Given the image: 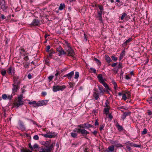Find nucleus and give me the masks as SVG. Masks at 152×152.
<instances>
[{"label": "nucleus", "instance_id": "f3484780", "mask_svg": "<svg viewBox=\"0 0 152 152\" xmlns=\"http://www.w3.org/2000/svg\"><path fill=\"white\" fill-rule=\"evenodd\" d=\"M115 126L119 132H121L124 130V129L123 126H122L120 125L117 122L115 124Z\"/></svg>", "mask_w": 152, "mask_h": 152}, {"label": "nucleus", "instance_id": "1a4fd4ad", "mask_svg": "<svg viewBox=\"0 0 152 152\" xmlns=\"http://www.w3.org/2000/svg\"><path fill=\"white\" fill-rule=\"evenodd\" d=\"M13 88H12V94L13 95L15 94V93L17 92L18 90L20 88V85L14 83L12 84Z\"/></svg>", "mask_w": 152, "mask_h": 152}, {"label": "nucleus", "instance_id": "20e7f679", "mask_svg": "<svg viewBox=\"0 0 152 152\" xmlns=\"http://www.w3.org/2000/svg\"><path fill=\"white\" fill-rule=\"evenodd\" d=\"M56 50L58 52V55L59 56H65L67 54L66 52L65 51L61 46L56 48Z\"/></svg>", "mask_w": 152, "mask_h": 152}, {"label": "nucleus", "instance_id": "f257e3e1", "mask_svg": "<svg viewBox=\"0 0 152 152\" xmlns=\"http://www.w3.org/2000/svg\"><path fill=\"white\" fill-rule=\"evenodd\" d=\"M42 145L45 146V148L42 147L39 148V152H51L54 147L53 144H50V142L47 141H42L41 142Z\"/></svg>", "mask_w": 152, "mask_h": 152}, {"label": "nucleus", "instance_id": "c03bdc74", "mask_svg": "<svg viewBox=\"0 0 152 152\" xmlns=\"http://www.w3.org/2000/svg\"><path fill=\"white\" fill-rule=\"evenodd\" d=\"M39 148V146L37 143H35L33 146V151L34 149L35 148Z\"/></svg>", "mask_w": 152, "mask_h": 152}, {"label": "nucleus", "instance_id": "ea45409f", "mask_svg": "<svg viewBox=\"0 0 152 152\" xmlns=\"http://www.w3.org/2000/svg\"><path fill=\"white\" fill-rule=\"evenodd\" d=\"M96 10H98V12H97V13H98V16H97V17H101V16H102V13L103 12H100V11H99L98 9V8H97Z\"/></svg>", "mask_w": 152, "mask_h": 152}, {"label": "nucleus", "instance_id": "4468645a", "mask_svg": "<svg viewBox=\"0 0 152 152\" xmlns=\"http://www.w3.org/2000/svg\"><path fill=\"white\" fill-rule=\"evenodd\" d=\"M19 126L20 128V129L21 130H24L25 129V127L24 126L23 122L20 120L18 121Z\"/></svg>", "mask_w": 152, "mask_h": 152}, {"label": "nucleus", "instance_id": "a19ab883", "mask_svg": "<svg viewBox=\"0 0 152 152\" xmlns=\"http://www.w3.org/2000/svg\"><path fill=\"white\" fill-rule=\"evenodd\" d=\"M79 77V72H75V76L74 77V78L75 79H77Z\"/></svg>", "mask_w": 152, "mask_h": 152}, {"label": "nucleus", "instance_id": "09e8293b", "mask_svg": "<svg viewBox=\"0 0 152 152\" xmlns=\"http://www.w3.org/2000/svg\"><path fill=\"white\" fill-rule=\"evenodd\" d=\"M147 133V130L146 128L143 129V130L141 134L142 135L145 134Z\"/></svg>", "mask_w": 152, "mask_h": 152}, {"label": "nucleus", "instance_id": "a211bd4d", "mask_svg": "<svg viewBox=\"0 0 152 152\" xmlns=\"http://www.w3.org/2000/svg\"><path fill=\"white\" fill-rule=\"evenodd\" d=\"M132 40V37H130L125 42H124L123 44H122L123 46H126L128 44H129Z\"/></svg>", "mask_w": 152, "mask_h": 152}, {"label": "nucleus", "instance_id": "58836bf2", "mask_svg": "<svg viewBox=\"0 0 152 152\" xmlns=\"http://www.w3.org/2000/svg\"><path fill=\"white\" fill-rule=\"evenodd\" d=\"M126 94H127V97L128 99L130 98L131 97V93L129 91H127L125 92Z\"/></svg>", "mask_w": 152, "mask_h": 152}, {"label": "nucleus", "instance_id": "412c9836", "mask_svg": "<svg viewBox=\"0 0 152 152\" xmlns=\"http://www.w3.org/2000/svg\"><path fill=\"white\" fill-rule=\"evenodd\" d=\"M99 89L100 91V93H103L104 94V92L105 91V90L103 89V87L102 86L100 85L98 86Z\"/></svg>", "mask_w": 152, "mask_h": 152}, {"label": "nucleus", "instance_id": "39448f33", "mask_svg": "<svg viewBox=\"0 0 152 152\" xmlns=\"http://www.w3.org/2000/svg\"><path fill=\"white\" fill-rule=\"evenodd\" d=\"M65 85H63L62 86H54L53 87V92H56L58 91H62L66 88Z\"/></svg>", "mask_w": 152, "mask_h": 152}, {"label": "nucleus", "instance_id": "5fc2aeb1", "mask_svg": "<svg viewBox=\"0 0 152 152\" xmlns=\"http://www.w3.org/2000/svg\"><path fill=\"white\" fill-rule=\"evenodd\" d=\"M33 138L34 140H39V136L37 135H36L33 137Z\"/></svg>", "mask_w": 152, "mask_h": 152}, {"label": "nucleus", "instance_id": "393cba45", "mask_svg": "<svg viewBox=\"0 0 152 152\" xmlns=\"http://www.w3.org/2000/svg\"><path fill=\"white\" fill-rule=\"evenodd\" d=\"M93 60L96 61V63L98 65H101V62L100 61L97 59L95 57H94Z\"/></svg>", "mask_w": 152, "mask_h": 152}, {"label": "nucleus", "instance_id": "7c9ffc66", "mask_svg": "<svg viewBox=\"0 0 152 152\" xmlns=\"http://www.w3.org/2000/svg\"><path fill=\"white\" fill-rule=\"evenodd\" d=\"M110 102H109L108 99H107L106 101V102L105 103V105L104 106V107H107V108H110V106H109Z\"/></svg>", "mask_w": 152, "mask_h": 152}, {"label": "nucleus", "instance_id": "2f4dec72", "mask_svg": "<svg viewBox=\"0 0 152 152\" xmlns=\"http://www.w3.org/2000/svg\"><path fill=\"white\" fill-rule=\"evenodd\" d=\"M42 134L41 135L42 136H44L45 137H48L49 138H52L53 137L52 135H50L49 134Z\"/></svg>", "mask_w": 152, "mask_h": 152}, {"label": "nucleus", "instance_id": "a878e982", "mask_svg": "<svg viewBox=\"0 0 152 152\" xmlns=\"http://www.w3.org/2000/svg\"><path fill=\"white\" fill-rule=\"evenodd\" d=\"M110 108H105L104 109V111L105 112L106 115H107L109 114V110Z\"/></svg>", "mask_w": 152, "mask_h": 152}, {"label": "nucleus", "instance_id": "9b49d317", "mask_svg": "<svg viewBox=\"0 0 152 152\" xmlns=\"http://www.w3.org/2000/svg\"><path fill=\"white\" fill-rule=\"evenodd\" d=\"M100 79H99V80L100 81V83L102 84L107 89L110 90V89L108 85L105 82H104V81L102 80V78L100 77Z\"/></svg>", "mask_w": 152, "mask_h": 152}, {"label": "nucleus", "instance_id": "49530a36", "mask_svg": "<svg viewBox=\"0 0 152 152\" xmlns=\"http://www.w3.org/2000/svg\"><path fill=\"white\" fill-rule=\"evenodd\" d=\"M45 61V64L48 65V66H50V63L49 61L47 60V59H45L44 60Z\"/></svg>", "mask_w": 152, "mask_h": 152}, {"label": "nucleus", "instance_id": "864d4df0", "mask_svg": "<svg viewBox=\"0 0 152 152\" xmlns=\"http://www.w3.org/2000/svg\"><path fill=\"white\" fill-rule=\"evenodd\" d=\"M50 46L48 45L47 46L46 49V51L47 52H48L49 51H50Z\"/></svg>", "mask_w": 152, "mask_h": 152}, {"label": "nucleus", "instance_id": "c9c22d12", "mask_svg": "<svg viewBox=\"0 0 152 152\" xmlns=\"http://www.w3.org/2000/svg\"><path fill=\"white\" fill-rule=\"evenodd\" d=\"M117 143H116V145H114V146H115L116 147L118 148L120 147L121 148L123 147V145L121 144L118 143V142H117Z\"/></svg>", "mask_w": 152, "mask_h": 152}, {"label": "nucleus", "instance_id": "473e14b6", "mask_svg": "<svg viewBox=\"0 0 152 152\" xmlns=\"http://www.w3.org/2000/svg\"><path fill=\"white\" fill-rule=\"evenodd\" d=\"M108 149L110 151L113 152L114 151V146L112 145L108 147Z\"/></svg>", "mask_w": 152, "mask_h": 152}, {"label": "nucleus", "instance_id": "cd10ccee", "mask_svg": "<svg viewBox=\"0 0 152 152\" xmlns=\"http://www.w3.org/2000/svg\"><path fill=\"white\" fill-rule=\"evenodd\" d=\"M130 146L132 147L140 148L141 147V145H137L136 144L133 143L132 142H131Z\"/></svg>", "mask_w": 152, "mask_h": 152}, {"label": "nucleus", "instance_id": "0eeeda50", "mask_svg": "<svg viewBox=\"0 0 152 152\" xmlns=\"http://www.w3.org/2000/svg\"><path fill=\"white\" fill-rule=\"evenodd\" d=\"M89 124L88 123H85L84 124H81L79 125H77V126L78 127L80 128V129H88L89 130L91 131V130L89 129Z\"/></svg>", "mask_w": 152, "mask_h": 152}, {"label": "nucleus", "instance_id": "c756f323", "mask_svg": "<svg viewBox=\"0 0 152 152\" xmlns=\"http://www.w3.org/2000/svg\"><path fill=\"white\" fill-rule=\"evenodd\" d=\"M78 133H74V132H71V136L74 138H77V134Z\"/></svg>", "mask_w": 152, "mask_h": 152}, {"label": "nucleus", "instance_id": "e433bc0d", "mask_svg": "<svg viewBox=\"0 0 152 152\" xmlns=\"http://www.w3.org/2000/svg\"><path fill=\"white\" fill-rule=\"evenodd\" d=\"M111 58L112 59V60H113L114 61H116L118 59L114 55H112L111 56Z\"/></svg>", "mask_w": 152, "mask_h": 152}, {"label": "nucleus", "instance_id": "6e6552de", "mask_svg": "<svg viewBox=\"0 0 152 152\" xmlns=\"http://www.w3.org/2000/svg\"><path fill=\"white\" fill-rule=\"evenodd\" d=\"M48 100H44L41 101H38L36 104L35 106H41L45 105L47 104L48 102Z\"/></svg>", "mask_w": 152, "mask_h": 152}, {"label": "nucleus", "instance_id": "de8ad7c7", "mask_svg": "<svg viewBox=\"0 0 152 152\" xmlns=\"http://www.w3.org/2000/svg\"><path fill=\"white\" fill-rule=\"evenodd\" d=\"M6 73V71L5 70H2L1 73L3 76H5Z\"/></svg>", "mask_w": 152, "mask_h": 152}, {"label": "nucleus", "instance_id": "e2e57ef3", "mask_svg": "<svg viewBox=\"0 0 152 152\" xmlns=\"http://www.w3.org/2000/svg\"><path fill=\"white\" fill-rule=\"evenodd\" d=\"M50 53L49 54V55L48 56V57H50V59H51V58L54 59V58H53L52 57L53 54H54V53Z\"/></svg>", "mask_w": 152, "mask_h": 152}, {"label": "nucleus", "instance_id": "423d86ee", "mask_svg": "<svg viewBox=\"0 0 152 152\" xmlns=\"http://www.w3.org/2000/svg\"><path fill=\"white\" fill-rule=\"evenodd\" d=\"M8 7L6 5V4L4 0H1V9L2 10L6 12Z\"/></svg>", "mask_w": 152, "mask_h": 152}, {"label": "nucleus", "instance_id": "9d476101", "mask_svg": "<svg viewBox=\"0 0 152 152\" xmlns=\"http://www.w3.org/2000/svg\"><path fill=\"white\" fill-rule=\"evenodd\" d=\"M24 102L22 100H18V102L13 103L14 106L18 108L19 106L22 105L23 104Z\"/></svg>", "mask_w": 152, "mask_h": 152}, {"label": "nucleus", "instance_id": "8fccbe9b", "mask_svg": "<svg viewBox=\"0 0 152 152\" xmlns=\"http://www.w3.org/2000/svg\"><path fill=\"white\" fill-rule=\"evenodd\" d=\"M83 35H84V36L83 37V39L85 41H87V35L86 34V33L85 32L84 33Z\"/></svg>", "mask_w": 152, "mask_h": 152}, {"label": "nucleus", "instance_id": "3c124183", "mask_svg": "<svg viewBox=\"0 0 152 152\" xmlns=\"http://www.w3.org/2000/svg\"><path fill=\"white\" fill-rule=\"evenodd\" d=\"M1 18L2 20L6 19V20H7V19H6V17L3 14H1Z\"/></svg>", "mask_w": 152, "mask_h": 152}, {"label": "nucleus", "instance_id": "aec40b11", "mask_svg": "<svg viewBox=\"0 0 152 152\" xmlns=\"http://www.w3.org/2000/svg\"><path fill=\"white\" fill-rule=\"evenodd\" d=\"M66 7V6L64 3H61L60 6L58 8V10H63L64 8Z\"/></svg>", "mask_w": 152, "mask_h": 152}, {"label": "nucleus", "instance_id": "bb28decb", "mask_svg": "<svg viewBox=\"0 0 152 152\" xmlns=\"http://www.w3.org/2000/svg\"><path fill=\"white\" fill-rule=\"evenodd\" d=\"M28 104H33V106L34 107H36L37 106H35L36 105L37 103L36 101H33L32 102H29Z\"/></svg>", "mask_w": 152, "mask_h": 152}, {"label": "nucleus", "instance_id": "f704fd0d", "mask_svg": "<svg viewBox=\"0 0 152 152\" xmlns=\"http://www.w3.org/2000/svg\"><path fill=\"white\" fill-rule=\"evenodd\" d=\"M100 10L99 11L103 12L104 11V7L103 6L100 4H98V7Z\"/></svg>", "mask_w": 152, "mask_h": 152}, {"label": "nucleus", "instance_id": "4d7b16f0", "mask_svg": "<svg viewBox=\"0 0 152 152\" xmlns=\"http://www.w3.org/2000/svg\"><path fill=\"white\" fill-rule=\"evenodd\" d=\"M54 77V76L53 75H50L48 77V79L49 80V81H51L52 80L53 78Z\"/></svg>", "mask_w": 152, "mask_h": 152}, {"label": "nucleus", "instance_id": "5701e85b", "mask_svg": "<svg viewBox=\"0 0 152 152\" xmlns=\"http://www.w3.org/2000/svg\"><path fill=\"white\" fill-rule=\"evenodd\" d=\"M93 96L95 98L96 100H97L99 98V93L96 92H94Z\"/></svg>", "mask_w": 152, "mask_h": 152}, {"label": "nucleus", "instance_id": "b1692460", "mask_svg": "<svg viewBox=\"0 0 152 152\" xmlns=\"http://www.w3.org/2000/svg\"><path fill=\"white\" fill-rule=\"evenodd\" d=\"M20 151L21 152H33L31 151H30V150L27 149L26 148L24 149V148L21 149Z\"/></svg>", "mask_w": 152, "mask_h": 152}, {"label": "nucleus", "instance_id": "338daca9", "mask_svg": "<svg viewBox=\"0 0 152 152\" xmlns=\"http://www.w3.org/2000/svg\"><path fill=\"white\" fill-rule=\"evenodd\" d=\"M13 97V96L12 95H9L8 96H7V98L8 99H9L10 100H11L12 98Z\"/></svg>", "mask_w": 152, "mask_h": 152}, {"label": "nucleus", "instance_id": "f8f14e48", "mask_svg": "<svg viewBox=\"0 0 152 152\" xmlns=\"http://www.w3.org/2000/svg\"><path fill=\"white\" fill-rule=\"evenodd\" d=\"M39 21L38 20L34 19L30 25L32 26H39Z\"/></svg>", "mask_w": 152, "mask_h": 152}, {"label": "nucleus", "instance_id": "72a5a7b5", "mask_svg": "<svg viewBox=\"0 0 152 152\" xmlns=\"http://www.w3.org/2000/svg\"><path fill=\"white\" fill-rule=\"evenodd\" d=\"M125 18H128L127 14L126 13H124L122 14L121 19V20H123Z\"/></svg>", "mask_w": 152, "mask_h": 152}, {"label": "nucleus", "instance_id": "f03ea898", "mask_svg": "<svg viewBox=\"0 0 152 152\" xmlns=\"http://www.w3.org/2000/svg\"><path fill=\"white\" fill-rule=\"evenodd\" d=\"M72 132L76 133L77 132L78 134H81L86 139L89 140V139L86 137L87 135L89 134L88 132L85 129H81L79 127L76 128L75 129H73Z\"/></svg>", "mask_w": 152, "mask_h": 152}, {"label": "nucleus", "instance_id": "7ed1b4c3", "mask_svg": "<svg viewBox=\"0 0 152 152\" xmlns=\"http://www.w3.org/2000/svg\"><path fill=\"white\" fill-rule=\"evenodd\" d=\"M67 49H66V52L67 54H66L67 56H71L73 58H75V53L74 51L72 48V47L70 46L67 48Z\"/></svg>", "mask_w": 152, "mask_h": 152}, {"label": "nucleus", "instance_id": "6e6d98bb", "mask_svg": "<svg viewBox=\"0 0 152 152\" xmlns=\"http://www.w3.org/2000/svg\"><path fill=\"white\" fill-rule=\"evenodd\" d=\"M2 97L4 99H5L7 98V95L6 94H3L2 96Z\"/></svg>", "mask_w": 152, "mask_h": 152}, {"label": "nucleus", "instance_id": "69168bd1", "mask_svg": "<svg viewBox=\"0 0 152 152\" xmlns=\"http://www.w3.org/2000/svg\"><path fill=\"white\" fill-rule=\"evenodd\" d=\"M123 67L122 64L121 63H120L118 65V68L120 69L121 68Z\"/></svg>", "mask_w": 152, "mask_h": 152}, {"label": "nucleus", "instance_id": "680f3d73", "mask_svg": "<svg viewBox=\"0 0 152 152\" xmlns=\"http://www.w3.org/2000/svg\"><path fill=\"white\" fill-rule=\"evenodd\" d=\"M65 42L66 45V47L67 48H68L71 46H70V44L67 41H65Z\"/></svg>", "mask_w": 152, "mask_h": 152}, {"label": "nucleus", "instance_id": "6ab92c4d", "mask_svg": "<svg viewBox=\"0 0 152 152\" xmlns=\"http://www.w3.org/2000/svg\"><path fill=\"white\" fill-rule=\"evenodd\" d=\"M74 74V71H72L70 72L67 74V78L69 79H71Z\"/></svg>", "mask_w": 152, "mask_h": 152}, {"label": "nucleus", "instance_id": "774afa93", "mask_svg": "<svg viewBox=\"0 0 152 152\" xmlns=\"http://www.w3.org/2000/svg\"><path fill=\"white\" fill-rule=\"evenodd\" d=\"M97 131L96 130H94V132H92L91 133L93 134L94 135L96 136L97 134Z\"/></svg>", "mask_w": 152, "mask_h": 152}, {"label": "nucleus", "instance_id": "4c0bfd02", "mask_svg": "<svg viewBox=\"0 0 152 152\" xmlns=\"http://www.w3.org/2000/svg\"><path fill=\"white\" fill-rule=\"evenodd\" d=\"M12 67L11 66H10L8 69L7 70V72L10 75H12Z\"/></svg>", "mask_w": 152, "mask_h": 152}, {"label": "nucleus", "instance_id": "052dcab7", "mask_svg": "<svg viewBox=\"0 0 152 152\" xmlns=\"http://www.w3.org/2000/svg\"><path fill=\"white\" fill-rule=\"evenodd\" d=\"M99 120L98 119H97L95 120V121L94 123V125L95 126H98L99 125V123L98 122Z\"/></svg>", "mask_w": 152, "mask_h": 152}, {"label": "nucleus", "instance_id": "603ef678", "mask_svg": "<svg viewBox=\"0 0 152 152\" xmlns=\"http://www.w3.org/2000/svg\"><path fill=\"white\" fill-rule=\"evenodd\" d=\"M127 98L126 94H122V99L124 100H126Z\"/></svg>", "mask_w": 152, "mask_h": 152}, {"label": "nucleus", "instance_id": "0e129e2a", "mask_svg": "<svg viewBox=\"0 0 152 152\" xmlns=\"http://www.w3.org/2000/svg\"><path fill=\"white\" fill-rule=\"evenodd\" d=\"M50 51H49L48 52L52 53H55L56 52L53 48H51L50 50Z\"/></svg>", "mask_w": 152, "mask_h": 152}, {"label": "nucleus", "instance_id": "79ce46f5", "mask_svg": "<svg viewBox=\"0 0 152 152\" xmlns=\"http://www.w3.org/2000/svg\"><path fill=\"white\" fill-rule=\"evenodd\" d=\"M125 51L124 50H123L121 53L120 56L123 58L124 56H125Z\"/></svg>", "mask_w": 152, "mask_h": 152}, {"label": "nucleus", "instance_id": "a18cd8bd", "mask_svg": "<svg viewBox=\"0 0 152 152\" xmlns=\"http://www.w3.org/2000/svg\"><path fill=\"white\" fill-rule=\"evenodd\" d=\"M118 141L117 140H111L110 141V143L112 144L116 145L117 142H118Z\"/></svg>", "mask_w": 152, "mask_h": 152}, {"label": "nucleus", "instance_id": "ddd939ff", "mask_svg": "<svg viewBox=\"0 0 152 152\" xmlns=\"http://www.w3.org/2000/svg\"><path fill=\"white\" fill-rule=\"evenodd\" d=\"M19 77L18 76H14L13 82L14 84L19 85H20L21 83V82L20 80H19Z\"/></svg>", "mask_w": 152, "mask_h": 152}, {"label": "nucleus", "instance_id": "4be33fe9", "mask_svg": "<svg viewBox=\"0 0 152 152\" xmlns=\"http://www.w3.org/2000/svg\"><path fill=\"white\" fill-rule=\"evenodd\" d=\"M47 134H50V135H52V136L53 137V138L55 137H56L57 135V134L56 133L53 132H47Z\"/></svg>", "mask_w": 152, "mask_h": 152}, {"label": "nucleus", "instance_id": "c85d7f7f", "mask_svg": "<svg viewBox=\"0 0 152 152\" xmlns=\"http://www.w3.org/2000/svg\"><path fill=\"white\" fill-rule=\"evenodd\" d=\"M100 77H101L102 78V79L104 81V82L106 80V79L105 78L103 79V78L102 75L101 74H99L97 76V78L98 79V80L99 81V83H100V81H99V79H100Z\"/></svg>", "mask_w": 152, "mask_h": 152}, {"label": "nucleus", "instance_id": "13d9d810", "mask_svg": "<svg viewBox=\"0 0 152 152\" xmlns=\"http://www.w3.org/2000/svg\"><path fill=\"white\" fill-rule=\"evenodd\" d=\"M23 95L20 94V96L18 97V100H22L23 99Z\"/></svg>", "mask_w": 152, "mask_h": 152}, {"label": "nucleus", "instance_id": "dca6fc26", "mask_svg": "<svg viewBox=\"0 0 152 152\" xmlns=\"http://www.w3.org/2000/svg\"><path fill=\"white\" fill-rule=\"evenodd\" d=\"M131 114V112L129 111L127 112H124L122 115V119L123 120H124L126 118V116L130 115Z\"/></svg>", "mask_w": 152, "mask_h": 152}, {"label": "nucleus", "instance_id": "37998d69", "mask_svg": "<svg viewBox=\"0 0 152 152\" xmlns=\"http://www.w3.org/2000/svg\"><path fill=\"white\" fill-rule=\"evenodd\" d=\"M104 124H103L102 125H101L100 126V127L99 128V129L100 131H101L104 128Z\"/></svg>", "mask_w": 152, "mask_h": 152}, {"label": "nucleus", "instance_id": "2eb2a0df", "mask_svg": "<svg viewBox=\"0 0 152 152\" xmlns=\"http://www.w3.org/2000/svg\"><path fill=\"white\" fill-rule=\"evenodd\" d=\"M104 58L106 62L108 64V66H110L111 65L110 63L112 62V60L111 59L108 55H105L104 56Z\"/></svg>", "mask_w": 152, "mask_h": 152}, {"label": "nucleus", "instance_id": "bf43d9fd", "mask_svg": "<svg viewBox=\"0 0 152 152\" xmlns=\"http://www.w3.org/2000/svg\"><path fill=\"white\" fill-rule=\"evenodd\" d=\"M90 69L91 71L93 72L94 73L96 74V71L95 69L91 67L90 68Z\"/></svg>", "mask_w": 152, "mask_h": 152}]
</instances>
